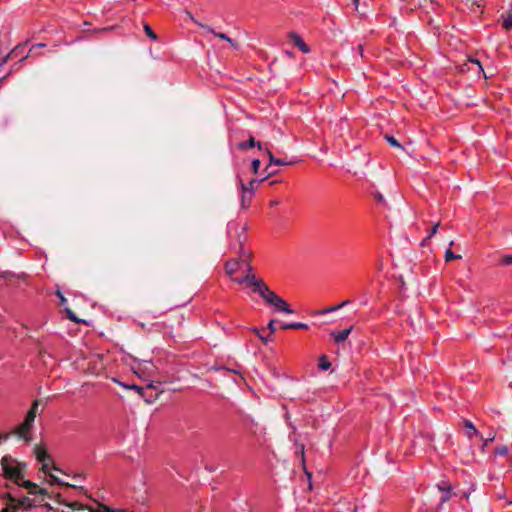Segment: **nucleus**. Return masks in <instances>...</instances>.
I'll list each match as a JSON object with an SVG mask.
<instances>
[{
  "label": "nucleus",
  "instance_id": "obj_1",
  "mask_svg": "<svg viewBox=\"0 0 512 512\" xmlns=\"http://www.w3.org/2000/svg\"><path fill=\"white\" fill-rule=\"evenodd\" d=\"M256 284V291L257 294L260 295V297L269 305L275 307L278 311L287 313V314H293L294 311L290 309L287 302L277 295L274 291H272L268 285L265 282L255 283Z\"/></svg>",
  "mask_w": 512,
  "mask_h": 512
},
{
  "label": "nucleus",
  "instance_id": "obj_2",
  "mask_svg": "<svg viewBox=\"0 0 512 512\" xmlns=\"http://www.w3.org/2000/svg\"><path fill=\"white\" fill-rule=\"evenodd\" d=\"M13 462H15V460L11 455H5L2 457L1 466L3 470V476L19 484V480L24 477V473L19 464L17 466H12Z\"/></svg>",
  "mask_w": 512,
  "mask_h": 512
},
{
  "label": "nucleus",
  "instance_id": "obj_3",
  "mask_svg": "<svg viewBox=\"0 0 512 512\" xmlns=\"http://www.w3.org/2000/svg\"><path fill=\"white\" fill-rule=\"evenodd\" d=\"M34 454L36 456L37 461L42 463L41 470L44 473H46L47 469H48V464H49V462H51V457L48 454L46 448L43 446H40V445H36L34 447Z\"/></svg>",
  "mask_w": 512,
  "mask_h": 512
},
{
  "label": "nucleus",
  "instance_id": "obj_4",
  "mask_svg": "<svg viewBox=\"0 0 512 512\" xmlns=\"http://www.w3.org/2000/svg\"><path fill=\"white\" fill-rule=\"evenodd\" d=\"M33 425L30 423L23 421L19 426H17L14 430V434L21 440H24L25 442H30V430L32 429Z\"/></svg>",
  "mask_w": 512,
  "mask_h": 512
},
{
  "label": "nucleus",
  "instance_id": "obj_5",
  "mask_svg": "<svg viewBox=\"0 0 512 512\" xmlns=\"http://www.w3.org/2000/svg\"><path fill=\"white\" fill-rule=\"evenodd\" d=\"M267 179V177H264L262 179H252L248 184H245L242 179H239L240 189L241 192L249 193L253 196L254 191L259 187V185L264 182Z\"/></svg>",
  "mask_w": 512,
  "mask_h": 512
},
{
  "label": "nucleus",
  "instance_id": "obj_6",
  "mask_svg": "<svg viewBox=\"0 0 512 512\" xmlns=\"http://www.w3.org/2000/svg\"><path fill=\"white\" fill-rule=\"evenodd\" d=\"M233 281L237 282L239 284H242V283L248 284L249 286L252 287L253 293H257V291H256L257 286L255 283L257 282L260 284L261 282H264L262 279L257 278L254 274H246L243 278H241V279L236 278V279H233Z\"/></svg>",
  "mask_w": 512,
  "mask_h": 512
},
{
  "label": "nucleus",
  "instance_id": "obj_7",
  "mask_svg": "<svg viewBox=\"0 0 512 512\" xmlns=\"http://www.w3.org/2000/svg\"><path fill=\"white\" fill-rule=\"evenodd\" d=\"M436 488L440 493V505H442L451 497V486L446 482H442L441 484H437Z\"/></svg>",
  "mask_w": 512,
  "mask_h": 512
},
{
  "label": "nucleus",
  "instance_id": "obj_8",
  "mask_svg": "<svg viewBox=\"0 0 512 512\" xmlns=\"http://www.w3.org/2000/svg\"><path fill=\"white\" fill-rule=\"evenodd\" d=\"M22 487L29 490L30 494L46 496L47 491L43 488H39L35 483L27 480L20 484Z\"/></svg>",
  "mask_w": 512,
  "mask_h": 512
},
{
  "label": "nucleus",
  "instance_id": "obj_9",
  "mask_svg": "<svg viewBox=\"0 0 512 512\" xmlns=\"http://www.w3.org/2000/svg\"><path fill=\"white\" fill-rule=\"evenodd\" d=\"M290 38L294 45L297 46L303 53L309 52V47L298 34L290 33Z\"/></svg>",
  "mask_w": 512,
  "mask_h": 512
},
{
  "label": "nucleus",
  "instance_id": "obj_10",
  "mask_svg": "<svg viewBox=\"0 0 512 512\" xmlns=\"http://www.w3.org/2000/svg\"><path fill=\"white\" fill-rule=\"evenodd\" d=\"M254 147H257L259 150H262L263 144L261 142H256L252 136L249 138L247 142L238 143V148L240 150H247Z\"/></svg>",
  "mask_w": 512,
  "mask_h": 512
},
{
  "label": "nucleus",
  "instance_id": "obj_11",
  "mask_svg": "<svg viewBox=\"0 0 512 512\" xmlns=\"http://www.w3.org/2000/svg\"><path fill=\"white\" fill-rule=\"evenodd\" d=\"M3 498L7 500V505L0 512H18V508L14 504V496L7 493L3 495Z\"/></svg>",
  "mask_w": 512,
  "mask_h": 512
},
{
  "label": "nucleus",
  "instance_id": "obj_12",
  "mask_svg": "<svg viewBox=\"0 0 512 512\" xmlns=\"http://www.w3.org/2000/svg\"><path fill=\"white\" fill-rule=\"evenodd\" d=\"M351 331H352V327L342 330V331H339V332H332L331 336L334 338L336 343H342L348 338Z\"/></svg>",
  "mask_w": 512,
  "mask_h": 512
},
{
  "label": "nucleus",
  "instance_id": "obj_13",
  "mask_svg": "<svg viewBox=\"0 0 512 512\" xmlns=\"http://www.w3.org/2000/svg\"><path fill=\"white\" fill-rule=\"evenodd\" d=\"M265 150H266L267 156L269 158V164L270 165L284 166V165H291L292 164V162H288V161H286L284 159H279V158L274 157V155L272 154L270 149L265 148Z\"/></svg>",
  "mask_w": 512,
  "mask_h": 512
},
{
  "label": "nucleus",
  "instance_id": "obj_14",
  "mask_svg": "<svg viewBox=\"0 0 512 512\" xmlns=\"http://www.w3.org/2000/svg\"><path fill=\"white\" fill-rule=\"evenodd\" d=\"M242 263L241 260L235 259L232 261H228L225 263V271L228 275L234 274L240 267V264Z\"/></svg>",
  "mask_w": 512,
  "mask_h": 512
},
{
  "label": "nucleus",
  "instance_id": "obj_15",
  "mask_svg": "<svg viewBox=\"0 0 512 512\" xmlns=\"http://www.w3.org/2000/svg\"><path fill=\"white\" fill-rule=\"evenodd\" d=\"M14 504L16 505L18 510L20 508L28 509L34 506L33 501L29 497H23L21 499H16L14 497Z\"/></svg>",
  "mask_w": 512,
  "mask_h": 512
},
{
  "label": "nucleus",
  "instance_id": "obj_16",
  "mask_svg": "<svg viewBox=\"0 0 512 512\" xmlns=\"http://www.w3.org/2000/svg\"><path fill=\"white\" fill-rule=\"evenodd\" d=\"M464 426L467 429L465 434L469 439H472L473 437L478 435V430L475 428V426L470 420H465Z\"/></svg>",
  "mask_w": 512,
  "mask_h": 512
},
{
  "label": "nucleus",
  "instance_id": "obj_17",
  "mask_svg": "<svg viewBox=\"0 0 512 512\" xmlns=\"http://www.w3.org/2000/svg\"><path fill=\"white\" fill-rule=\"evenodd\" d=\"M185 15L187 18H189L192 22H194L196 25H198L199 27L203 28L204 30H206L207 32L209 33H214V29L208 25H205L201 22H199L196 18H194V16L191 14V12L189 11H185Z\"/></svg>",
  "mask_w": 512,
  "mask_h": 512
},
{
  "label": "nucleus",
  "instance_id": "obj_18",
  "mask_svg": "<svg viewBox=\"0 0 512 512\" xmlns=\"http://www.w3.org/2000/svg\"><path fill=\"white\" fill-rule=\"evenodd\" d=\"M245 241H246V235H245V228L243 227L237 237V244L239 246V252L242 255H244L243 245H244Z\"/></svg>",
  "mask_w": 512,
  "mask_h": 512
},
{
  "label": "nucleus",
  "instance_id": "obj_19",
  "mask_svg": "<svg viewBox=\"0 0 512 512\" xmlns=\"http://www.w3.org/2000/svg\"><path fill=\"white\" fill-rule=\"evenodd\" d=\"M384 139L389 143L390 146H392L396 149H400V150L404 149L403 146L399 143V141L395 137L386 134V135H384Z\"/></svg>",
  "mask_w": 512,
  "mask_h": 512
},
{
  "label": "nucleus",
  "instance_id": "obj_20",
  "mask_svg": "<svg viewBox=\"0 0 512 512\" xmlns=\"http://www.w3.org/2000/svg\"><path fill=\"white\" fill-rule=\"evenodd\" d=\"M281 328L283 330H286V329H307L308 325L305 324V323H301V322H294V323L284 324V325L281 326Z\"/></svg>",
  "mask_w": 512,
  "mask_h": 512
},
{
  "label": "nucleus",
  "instance_id": "obj_21",
  "mask_svg": "<svg viewBox=\"0 0 512 512\" xmlns=\"http://www.w3.org/2000/svg\"><path fill=\"white\" fill-rule=\"evenodd\" d=\"M46 474L49 476L50 482L52 484L63 485V486H68V487H76V484L65 483L62 480H60L57 476L49 473L48 471L46 472Z\"/></svg>",
  "mask_w": 512,
  "mask_h": 512
},
{
  "label": "nucleus",
  "instance_id": "obj_22",
  "mask_svg": "<svg viewBox=\"0 0 512 512\" xmlns=\"http://www.w3.org/2000/svg\"><path fill=\"white\" fill-rule=\"evenodd\" d=\"M248 193H244L242 192V195H241V206L242 208L244 209H247L249 206H250V203H251V199H252V195H247Z\"/></svg>",
  "mask_w": 512,
  "mask_h": 512
},
{
  "label": "nucleus",
  "instance_id": "obj_23",
  "mask_svg": "<svg viewBox=\"0 0 512 512\" xmlns=\"http://www.w3.org/2000/svg\"><path fill=\"white\" fill-rule=\"evenodd\" d=\"M319 368L321 370H328L330 367H331V363L328 361V358L325 356V355H322L320 358H319Z\"/></svg>",
  "mask_w": 512,
  "mask_h": 512
},
{
  "label": "nucleus",
  "instance_id": "obj_24",
  "mask_svg": "<svg viewBox=\"0 0 512 512\" xmlns=\"http://www.w3.org/2000/svg\"><path fill=\"white\" fill-rule=\"evenodd\" d=\"M350 301L349 300H345L343 301L342 303H340L339 305H336V306H332V307H329L323 311H321L320 313L324 314V313H328V312H332V311H336L344 306H346Z\"/></svg>",
  "mask_w": 512,
  "mask_h": 512
},
{
  "label": "nucleus",
  "instance_id": "obj_25",
  "mask_svg": "<svg viewBox=\"0 0 512 512\" xmlns=\"http://www.w3.org/2000/svg\"><path fill=\"white\" fill-rule=\"evenodd\" d=\"M265 328H262V329H258V328H254L253 329V332L261 339V341L264 343V344H267L268 341H270L271 339L269 337H266L262 334V331H264Z\"/></svg>",
  "mask_w": 512,
  "mask_h": 512
},
{
  "label": "nucleus",
  "instance_id": "obj_26",
  "mask_svg": "<svg viewBox=\"0 0 512 512\" xmlns=\"http://www.w3.org/2000/svg\"><path fill=\"white\" fill-rule=\"evenodd\" d=\"M460 258H461V255L454 254L450 249H447L445 252V261L446 262L452 261L454 259H460Z\"/></svg>",
  "mask_w": 512,
  "mask_h": 512
},
{
  "label": "nucleus",
  "instance_id": "obj_27",
  "mask_svg": "<svg viewBox=\"0 0 512 512\" xmlns=\"http://www.w3.org/2000/svg\"><path fill=\"white\" fill-rule=\"evenodd\" d=\"M212 34L215 35L216 37L222 39V40L227 41L232 46H236L235 42L230 37H228L225 33H217V32L214 31V33H212Z\"/></svg>",
  "mask_w": 512,
  "mask_h": 512
},
{
  "label": "nucleus",
  "instance_id": "obj_28",
  "mask_svg": "<svg viewBox=\"0 0 512 512\" xmlns=\"http://www.w3.org/2000/svg\"><path fill=\"white\" fill-rule=\"evenodd\" d=\"M295 454L301 458L302 463L304 464V445L303 444H296V451Z\"/></svg>",
  "mask_w": 512,
  "mask_h": 512
},
{
  "label": "nucleus",
  "instance_id": "obj_29",
  "mask_svg": "<svg viewBox=\"0 0 512 512\" xmlns=\"http://www.w3.org/2000/svg\"><path fill=\"white\" fill-rule=\"evenodd\" d=\"M503 27L506 30L512 29V12H509L507 18L503 21Z\"/></svg>",
  "mask_w": 512,
  "mask_h": 512
},
{
  "label": "nucleus",
  "instance_id": "obj_30",
  "mask_svg": "<svg viewBox=\"0 0 512 512\" xmlns=\"http://www.w3.org/2000/svg\"><path fill=\"white\" fill-rule=\"evenodd\" d=\"M144 31L150 39H152V40L157 39V35L154 33V31L151 29V27L148 24L144 25Z\"/></svg>",
  "mask_w": 512,
  "mask_h": 512
},
{
  "label": "nucleus",
  "instance_id": "obj_31",
  "mask_svg": "<svg viewBox=\"0 0 512 512\" xmlns=\"http://www.w3.org/2000/svg\"><path fill=\"white\" fill-rule=\"evenodd\" d=\"M44 46H45V44H43V43H39V44H37V45H34V46L30 49L29 53H28L26 56H23V57L21 58V61H24V60H25L27 57H29V56H33V55H35V53H36V52H35V51H36V49L41 48V47H44Z\"/></svg>",
  "mask_w": 512,
  "mask_h": 512
},
{
  "label": "nucleus",
  "instance_id": "obj_32",
  "mask_svg": "<svg viewBox=\"0 0 512 512\" xmlns=\"http://www.w3.org/2000/svg\"><path fill=\"white\" fill-rule=\"evenodd\" d=\"M65 312L67 314L68 319H70L71 321H73L75 323L81 322V320L76 317L75 313L71 309L66 308Z\"/></svg>",
  "mask_w": 512,
  "mask_h": 512
},
{
  "label": "nucleus",
  "instance_id": "obj_33",
  "mask_svg": "<svg viewBox=\"0 0 512 512\" xmlns=\"http://www.w3.org/2000/svg\"><path fill=\"white\" fill-rule=\"evenodd\" d=\"M36 415L37 414L34 411L28 410L24 421H26V422L30 423L31 425H33V423L35 421V418H36Z\"/></svg>",
  "mask_w": 512,
  "mask_h": 512
},
{
  "label": "nucleus",
  "instance_id": "obj_34",
  "mask_svg": "<svg viewBox=\"0 0 512 512\" xmlns=\"http://www.w3.org/2000/svg\"><path fill=\"white\" fill-rule=\"evenodd\" d=\"M36 415L37 414L34 411L28 410L24 421H26V422L30 423L31 425H33V423L35 421V418H36Z\"/></svg>",
  "mask_w": 512,
  "mask_h": 512
},
{
  "label": "nucleus",
  "instance_id": "obj_35",
  "mask_svg": "<svg viewBox=\"0 0 512 512\" xmlns=\"http://www.w3.org/2000/svg\"><path fill=\"white\" fill-rule=\"evenodd\" d=\"M508 447L507 446H500L495 450V455L498 456H506L508 454Z\"/></svg>",
  "mask_w": 512,
  "mask_h": 512
},
{
  "label": "nucleus",
  "instance_id": "obj_36",
  "mask_svg": "<svg viewBox=\"0 0 512 512\" xmlns=\"http://www.w3.org/2000/svg\"><path fill=\"white\" fill-rule=\"evenodd\" d=\"M500 263L504 266L512 265V254L503 256L500 260Z\"/></svg>",
  "mask_w": 512,
  "mask_h": 512
},
{
  "label": "nucleus",
  "instance_id": "obj_37",
  "mask_svg": "<svg viewBox=\"0 0 512 512\" xmlns=\"http://www.w3.org/2000/svg\"><path fill=\"white\" fill-rule=\"evenodd\" d=\"M100 508H101L104 512H128V511H127V510H125V509H111L109 506L104 505V504H101V505H100Z\"/></svg>",
  "mask_w": 512,
  "mask_h": 512
},
{
  "label": "nucleus",
  "instance_id": "obj_38",
  "mask_svg": "<svg viewBox=\"0 0 512 512\" xmlns=\"http://www.w3.org/2000/svg\"><path fill=\"white\" fill-rule=\"evenodd\" d=\"M259 168H260V160L254 159L251 163V169H252L253 173L257 174L259 171Z\"/></svg>",
  "mask_w": 512,
  "mask_h": 512
},
{
  "label": "nucleus",
  "instance_id": "obj_39",
  "mask_svg": "<svg viewBox=\"0 0 512 512\" xmlns=\"http://www.w3.org/2000/svg\"><path fill=\"white\" fill-rule=\"evenodd\" d=\"M275 323H276V320L272 319L269 321V323L267 325V329L269 330L270 334H273L276 330Z\"/></svg>",
  "mask_w": 512,
  "mask_h": 512
},
{
  "label": "nucleus",
  "instance_id": "obj_40",
  "mask_svg": "<svg viewBox=\"0 0 512 512\" xmlns=\"http://www.w3.org/2000/svg\"><path fill=\"white\" fill-rule=\"evenodd\" d=\"M40 405V400L36 399L33 401L31 407H30V411H34L36 414H37V411H38V407Z\"/></svg>",
  "mask_w": 512,
  "mask_h": 512
},
{
  "label": "nucleus",
  "instance_id": "obj_41",
  "mask_svg": "<svg viewBox=\"0 0 512 512\" xmlns=\"http://www.w3.org/2000/svg\"><path fill=\"white\" fill-rule=\"evenodd\" d=\"M439 226H440V223L438 222V223H436V224L432 227L431 232H430V234L428 235L427 239H430L433 235H435V234H436L437 229L439 228Z\"/></svg>",
  "mask_w": 512,
  "mask_h": 512
},
{
  "label": "nucleus",
  "instance_id": "obj_42",
  "mask_svg": "<svg viewBox=\"0 0 512 512\" xmlns=\"http://www.w3.org/2000/svg\"><path fill=\"white\" fill-rule=\"evenodd\" d=\"M270 166H271V165L269 164V165L265 168V172L267 173V175H266L265 177H267V178L276 174V172L271 171V169H269V168H270Z\"/></svg>",
  "mask_w": 512,
  "mask_h": 512
},
{
  "label": "nucleus",
  "instance_id": "obj_43",
  "mask_svg": "<svg viewBox=\"0 0 512 512\" xmlns=\"http://www.w3.org/2000/svg\"><path fill=\"white\" fill-rule=\"evenodd\" d=\"M57 295L60 299L61 304H65L67 302V299L64 297V295L61 293V291H57Z\"/></svg>",
  "mask_w": 512,
  "mask_h": 512
},
{
  "label": "nucleus",
  "instance_id": "obj_44",
  "mask_svg": "<svg viewBox=\"0 0 512 512\" xmlns=\"http://www.w3.org/2000/svg\"><path fill=\"white\" fill-rule=\"evenodd\" d=\"M374 197H375V199H376L378 202H384V197H383V195H382L381 193H379V192H378V193H376V194L374 195Z\"/></svg>",
  "mask_w": 512,
  "mask_h": 512
},
{
  "label": "nucleus",
  "instance_id": "obj_45",
  "mask_svg": "<svg viewBox=\"0 0 512 512\" xmlns=\"http://www.w3.org/2000/svg\"><path fill=\"white\" fill-rule=\"evenodd\" d=\"M494 437H495V435H494V434H489V437H488V438H486V440L484 441V445H483V447H484V446H486L488 442L493 441V440H494Z\"/></svg>",
  "mask_w": 512,
  "mask_h": 512
},
{
  "label": "nucleus",
  "instance_id": "obj_46",
  "mask_svg": "<svg viewBox=\"0 0 512 512\" xmlns=\"http://www.w3.org/2000/svg\"><path fill=\"white\" fill-rule=\"evenodd\" d=\"M279 203H280V202H279L278 200H271V201H270V206H271V207H275V206H278V205H279Z\"/></svg>",
  "mask_w": 512,
  "mask_h": 512
},
{
  "label": "nucleus",
  "instance_id": "obj_47",
  "mask_svg": "<svg viewBox=\"0 0 512 512\" xmlns=\"http://www.w3.org/2000/svg\"><path fill=\"white\" fill-rule=\"evenodd\" d=\"M9 437L8 434H3V435H0V444L4 441V440H7Z\"/></svg>",
  "mask_w": 512,
  "mask_h": 512
},
{
  "label": "nucleus",
  "instance_id": "obj_48",
  "mask_svg": "<svg viewBox=\"0 0 512 512\" xmlns=\"http://www.w3.org/2000/svg\"><path fill=\"white\" fill-rule=\"evenodd\" d=\"M471 62H472V63H474V64H476V65H478L479 69H481V70H482V66H481V64H480L479 60H477V59H471Z\"/></svg>",
  "mask_w": 512,
  "mask_h": 512
},
{
  "label": "nucleus",
  "instance_id": "obj_49",
  "mask_svg": "<svg viewBox=\"0 0 512 512\" xmlns=\"http://www.w3.org/2000/svg\"><path fill=\"white\" fill-rule=\"evenodd\" d=\"M246 271H247V274H252V267L249 263L246 265Z\"/></svg>",
  "mask_w": 512,
  "mask_h": 512
},
{
  "label": "nucleus",
  "instance_id": "obj_50",
  "mask_svg": "<svg viewBox=\"0 0 512 512\" xmlns=\"http://www.w3.org/2000/svg\"><path fill=\"white\" fill-rule=\"evenodd\" d=\"M133 389L137 390L139 393H141L143 391V388L139 387V386H132Z\"/></svg>",
  "mask_w": 512,
  "mask_h": 512
},
{
  "label": "nucleus",
  "instance_id": "obj_51",
  "mask_svg": "<svg viewBox=\"0 0 512 512\" xmlns=\"http://www.w3.org/2000/svg\"><path fill=\"white\" fill-rule=\"evenodd\" d=\"M68 506H69L72 510H76V509H78V508H77V504H76V503L68 504Z\"/></svg>",
  "mask_w": 512,
  "mask_h": 512
},
{
  "label": "nucleus",
  "instance_id": "obj_52",
  "mask_svg": "<svg viewBox=\"0 0 512 512\" xmlns=\"http://www.w3.org/2000/svg\"><path fill=\"white\" fill-rule=\"evenodd\" d=\"M80 478H83L81 474L74 475V479H76V481H79Z\"/></svg>",
  "mask_w": 512,
  "mask_h": 512
},
{
  "label": "nucleus",
  "instance_id": "obj_53",
  "mask_svg": "<svg viewBox=\"0 0 512 512\" xmlns=\"http://www.w3.org/2000/svg\"><path fill=\"white\" fill-rule=\"evenodd\" d=\"M353 3L357 6L358 5V0H352Z\"/></svg>",
  "mask_w": 512,
  "mask_h": 512
},
{
  "label": "nucleus",
  "instance_id": "obj_54",
  "mask_svg": "<svg viewBox=\"0 0 512 512\" xmlns=\"http://www.w3.org/2000/svg\"><path fill=\"white\" fill-rule=\"evenodd\" d=\"M45 506H46L47 508L51 509L50 504H46Z\"/></svg>",
  "mask_w": 512,
  "mask_h": 512
}]
</instances>
